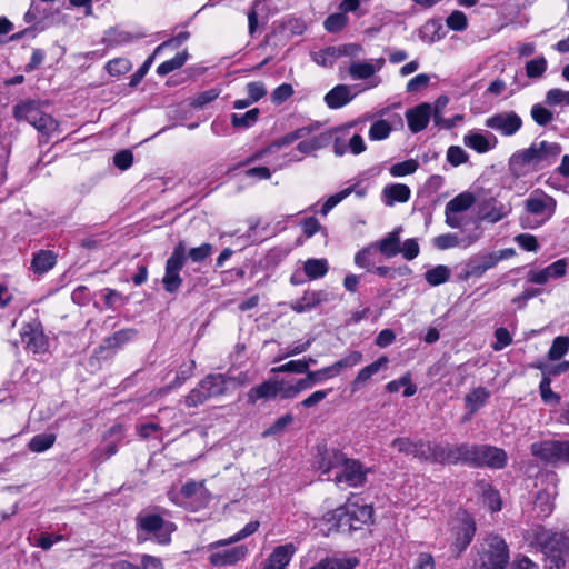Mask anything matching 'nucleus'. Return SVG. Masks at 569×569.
<instances>
[{
	"mask_svg": "<svg viewBox=\"0 0 569 569\" xmlns=\"http://www.w3.org/2000/svg\"><path fill=\"white\" fill-rule=\"evenodd\" d=\"M561 153V147L557 142H533L529 148L511 156L509 164L517 176H523L529 171H536L550 166Z\"/></svg>",
	"mask_w": 569,
	"mask_h": 569,
	"instance_id": "nucleus-1",
	"label": "nucleus"
},
{
	"mask_svg": "<svg viewBox=\"0 0 569 569\" xmlns=\"http://www.w3.org/2000/svg\"><path fill=\"white\" fill-rule=\"evenodd\" d=\"M260 523L259 521H250L247 523L243 529L228 539L219 540L212 545H210L211 553L209 556V562L213 567H226L233 566L237 562L243 560L248 555V548L244 545L234 546L231 548L220 549V547H226L231 543L238 542L250 535L254 533Z\"/></svg>",
	"mask_w": 569,
	"mask_h": 569,
	"instance_id": "nucleus-2",
	"label": "nucleus"
},
{
	"mask_svg": "<svg viewBox=\"0 0 569 569\" xmlns=\"http://www.w3.org/2000/svg\"><path fill=\"white\" fill-rule=\"evenodd\" d=\"M13 117L17 121H27L41 134L39 143L49 141L50 136L58 130V122L43 112L36 100H23L13 107Z\"/></svg>",
	"mask_w": 569,
	"mask_h": 569,
	"instance_id": "nucleus-3",
	"label": "nucleus"
},
{
	"mask_svg": "<svg viewBox=\"0 0 569 569\" xmlns=\"http://www.w3.org/2000/svg\"><path fill=\"white\" fill-rule=\"evenodd\" d=\"M234 381V378L224 373H209L188 392L184 403L188 408H196L211 398L224 396Z\"/></svg>",
	"mask_w": 569,
	"mask_h": 569,
	"instance_id": "nucleus-4",
	"label": "nucleus"
},
{
	"mask_svg": "<svg viewBox=\"0 0 569 569\" xmlns=\"http://www.w3.org/2000/svg\"><path fill=\"white\" fill-rule=\"evenodd\" d=\"M526 216L521 217L523 228L535 229L546 223L555 213L556 200L540 189L532 191L525 200Z\"/></svg>",
	"mask_w": 569,
	"mask_h": 569,
	"instance_id": "nucleus-5",
	"label": "nucleus"
},
{
	"mask_svg": "<svg viewBox=\"0 0 569 569\" xmlns=\"http://www.w3.org/2000/svg\"><path fill=\"white\" fill-rule=\"evenodd\" d=\"M533 542L549 557L550 568L560 569L565 566L569 552V536L539 529L535 533Z\"/></svg>",
	"mask_w": 569,
	"mask_h": 569,
	"instance_id": "nucleus-6",
	"label": "nucleus"
},
{
	"mask_svg": "<svg viewBox=\"0 0 569 569\" xmlns=\"http://www.w3.org/2000/svg\"><path fill=\"white\" fill-rule=\"evenodd\" d=\"M509 548L497 535L487 536L480 545L479 566L486 569H505L509 563Z\"/></svg>",
	"mask_w": 569,
	"mask_h": 569,
	"instance_id": "nucleus-7",
	"label": "nucleus"
},
{
	"mask_svg": "<svg viewBox=\"0 0 569 569\" xmlns=\"http://www.w3.org/2000/svg\"><path fill=\"white\" fill-rule=\"evenodd\" d=\"M372 518V507L368 505L356 506L347 505L337 508L330 512H327L325 519L332 523V527L337 529L349 527L350 529H357L358 526L355 522L367 523Z\"/></svg>",
	"mask_w": 569,
	"mask_h": 569,
	"instance_id": "nucleus-8",
	"label": "nucleus"
},
{
	"mask_svg": "<svg viewBox=\"0 0 569 569\" xmlns=\"http://www.w3.org/2000/svg\"><path fill=\"white\" fill-rule=\"evenodd\" d=\"M432 448V462L435 463L456 465L462 462L471 466L475 465L477 445L460 443L443 446L441 443H435Z\"/></svg>",
	"mask_w": 569,
	"mask_h": 569,
	"instance_id": "nucleus-9",
	"label": "nucleus"
},
{
	"mask_svg": "<svg viewBox=\"0 0 569 569\" xmlns=\"http://www.w3.org/2000/svg\"><path fill=\"white\" fill-rule=\"evenodd\" d=\"M187 260V249L183 242H179L171 256L166 262V272L162 278V283L166 291L173 293L179 290L182 284L180 271L182 270Z\"/></svg>",
	"mask_w": 569,
	"mask_h": 569,
	"instance_id": "nucleus-10",
	"label": "nucleus"
},
{
	"mask_svg": "<svg viewBox=\"0 0 569 569\" xmlns=\"http://www.w3.org/2000/svg\"><path fill=\"white\" fill-rule=\"evenodd\" d=\"M137 522L138 528L147 533H152L158 543L167 545L170 542V535L174 530V526L164 521L159 515H139Z\"/></svg>",
	"mask_w": 569,
	"mask_h": 569,
	"instance_id": "nucleus-11",
	"label": "nucleus"
},
{
	"mask_svg": "<svg viewBox=\"0 0 569 569\" xmlns=\"http://www.w3.org/2000/svg\"><path fill=\"white\" fill-rule=\"evenodd\" d=\"M531 453L549 463L568 462L569 440L535 442L531 445Z\"/></svg>",
	"mask_w": 569,
	"mask_h": 569,
	"instance_id": "nucleus-12",
	"label": "nucleus"
},
{
	"mask_svg": "<svg viewBox=\"0 0 569 569\" xmlns=\"http://www.w3.org/2000/svg\"><path fill=\"white\" fill-rule=\"evenodd\" d=\"M432 446H435V442L425 441L422 439L413 441L408 437H398L391 441V447L399 453L412 456L419 460L431 462L433 453Z\"/></svg>",
	"mask_w": 569,
	"mask_h": 569,
	"instance_id": "nucleus-13",
	"label": "nucleus"
},
{
	"mask_svg": "<svg viewBox=\"0 0 569 569\" xmlns=\"http://www.w3.org/2000/svg\"><path fill=\"white\" fill-rule=\"evenodd\" d=\"M369 469L359 460L350 459L346 456V461L341 465L340 471L335 473L337 485L346 483L348 487H360L366 482Z\"/></svg>",
	"mask_w": 569,
	"mask_h": 569,
	"instance_id": "nucleus-14",
	"label": "nucleus"
},
{
	"mask_svg": "<svg viewBox=\"0 0 569 569\" xmlns=\"http://www.w3.org/2000/svg\"><path fill=\"white\" fill-rule=\"evenodd\" d=\"M453 526L455 549L460 553L470 545L476 533V522L473 518L466 511H460L456 517Z\"/></svg>",
	"mask_w": 569,
	"mask_h": 569,
	"instance_id": "nucleus-15",
	"label": "nucleus"
},
{
	"mask_svg": "<svg viewBox=\"0 0 569 569\" xmlns=\"http://www.w3.org/2000/svg\"><path fill=\"white\" fill-rule=\"evenodd\" d=\"M485 124L502 136L511 137L520 130L522 120L515 111H503L487 118Z\"/></svg>",
	"mask_w": 569,
	"mask_h": 569,
	"instance_id": "nucleus-16",
	"label": "nucleus"
},
{
	"mask_svg": "<svg viewBox=\"0 0 569 569\" xmlns=\"http://www.w3.org/2000/svg\"><path fill=\"white\" fill-rule=\"evenodd\" d=\"M137 335L134 329H121L113 335L106 337L94 353L98 358H110Z\"/></svg>",
	"mask_w": 569,
	"mask_h": 569,
	"instance_id": "nucleus-17",
	"label": "nucleus"
},
{
	"mask_svg": "<svg viewBox=\"0 0 569 569\" xmlns=\"http://www.w3.org/2000/svg\"><path fill=\"white\" fill-rule=\"evenodd\" d=\"M568 260L561 258L542 269H531L527 274V280L535 284H546L550 280L562 278L567 272Z\"/></svg>",
	"mask_w": 569,
	"mask_h": 569,
	"instance_id": "nucleus-18",
	"label": "nucleus"
},
{
	"mask_svg": "<svg viewBox=\"0 0 569 569\" xmlns=\"http://www.w3.org/2000/svg\"><path fill=\"white\" fill-rule=\"evenodd\" d=\"M169 499L176 505H187L190 502H198V505L206 503L207 489L203 482H197L193 480L187 481L179 493L169 492Z\"/></svg>",
	"mask_w": 569,
	"mask_h": 569,
	"instance_id": "nucleus-19",
	"label": "nucleus"
},
{
	"mask_svg": "<svg viewBox=\"0 0 569 569\" xmlns=\"http://www.w3.org/2000/svg\"><path fill=\"white\" fill-rule=\"evenodd\" d=\"M26 348L33 353H43L48 349V340L39 323H24L20 331Z\"/></svg>",
	"mask_w": 569,
	"mask_h": 569,
	"instance_id": "nucleus-20",
	"label": "nucleus"
},
{
	"mask_svg": "<svg viewBox=\"0 0 569 569\" xmlns=\"http://www.w3.org/2000/svg\"><path fill=\"white\" fill-rule=\"evenodd\" d=\"M507 462V455L502 449L487 445H477L475 465L490 468H503Z\"/></svg>",
	"mask_w": 569,
	"mask_h": 569,
	"instance_id": "nucleus-21",
	"label": "nucleus"
},
{
	"mask_svg": "<svg viewBox=\"0 0 569 569\" xmlns=\"http://www.w3.org/2000/svg\"><path fill=\"white\" fill-rule=\"evenodd\" d=\"M329 300L330 297L326 290H306L299 299L290 301L288 307L297 313H305Z\"/></svg>",
	"mask_w": 569,
	"mask_h": 569,
	"instance_id": "nucleus-22",
	"label": "nucleus"
},
{
	"mask_svg": "<svg viewBox=\"0 0 569 569\" xmlns=\"http://www.w3.org/2000/svg\"><path fill=\"white\" fill-rule=\"evenodd\" d=\"M510 208L493 197L483 198L478 202V213L481 220L496 223L507 217Z\"/></svg>",
	"mask_w": 569,
	"mask_h": 569,
	"instance_id": "nucleus-23",
	"label": "nucleus"
},
{
	"mask_svg": "<svg viewBox=\"0 0 569 569\" xmlns=\"http://www.w3.org/2000/svg\"><path fill=\"white\" fill-rule=\"evenodd\" d=\"M316 459V467L321 475H328L333 470L340 471L341 465L346 461V455L338 449H319Z\"/></svg>",
	"mask_w": 569,
	"mask_h": 569,
	"instance_id": "nucleus-24",
	"label": "nucleus"
},
{
	"mask_svg": "<svg viewBox=\"0 0 569 569\" xmlns=\"http://www.w3.org/2000/svg\"><path fill=\"white\" fill-rule=\"evenodd\" d=\"M297 548L292 542L276 547L260 569H286Z\"/></svg>",
	"mask_w": 569,
	"mask_h": 569,
	"instance_id": "nucleus-25",
	"label": "nucleus"
},
{
	"mask_svg": "<svg viewBox=\"0 0 569 569\" xmlns=\"http://www.w3.org/2000/svg\"><path fill=\"white\" fill-rule=\"evenodd\" d=\"M491 253L476 254L468 259L465 267V278H480L486 271L497 266Z\"/></svg>",
	"mask_w": 569,
	"mask_h": 569,
	"instance_id": "nucleus-26",
	"label": "nucleus"
},
{
	"mask_svg": "<svg viewBox=\"0 0 569 569\" xmlns=\"http://www.w3.org/2000/svg\"><path fill=\"white\" fill-rule=\"evenodd\" d=\"M432 114L430 103H421L406 112L409 129L413 132H420L428 126Z\"/></svg>",
	"mask_w": 569,
	"mask_h": 569,
	"instance_id": "nucleus-27",
	"label": "nucleus"
},
{
	"mask_svg": "<svg viewBox=\"0 0 569 569\" xmlns=\"http://www.w3.org/2000/svg\"><path fill=\"white\" fill-rule=\"evenodd\" d=\"M383 66V58L373 59L371 62L353 61L348 68V73L353 80H367L380 71Z\"/></svg>",
	"mask_w": 569,
	"mask_h": 569,
	"instance_id": "nucleus-28",
	"label": "nucleus"
},
{
	"mask_svg": "<svg viewBox=\"0 0 569 569\" xmlns=\"http://www.w3.org/2000/svg\"><path fill=\"white\" fill-rule=\"evenodd\" d=\"M463 143L478 153H485L493 149L498 140L490 132L481 133L471 131L463 137Z\"/></svg>",
	"mask_w": 569,
	"mask_h": 569,
	"instance_id": "nucleus-29",
	"label": "nucleus"
},
{
	"mask_svg": "<svg viewBox=\"0 0 569 569\" xmlns=\"http://www.w3.org/2000/svg\"><path fill=\"white\" fill-rule=\"evenodd\" d=\"M410 188L403 183L387 184L381 192L382 201L388 207H392L397 202H407L410 199Z\"/></svg>",
	"mask_w": 569,
	"mask_h": 569,
	"instance_id": "nucleus-30",
	"label": "nucleus"
},
{
	"mask_svg": "<svg viewBox=\"0 0 569 569\" xmlns=\"http://www.w3.org/2000/svg\"><path fill=\"white\" fill-rule=\"evenodd\" d=\"M478 240V236H468L460 239L455 233H443L432 239V244L438 250H447L456 247L468 248Z\"/></svg>",
	"mask_w": 569,
	"mask_h": 569,
	"instance_id": "nucleus-31",
	"label": "nucleus"
},
{
	"mask_svg": "<svg viewBox=\"0 0 569 569\" xmlns=\"http://www.w3.org/2000/svg\"><path fill=\"white\" fill-rule=\"evenodd\" d=\"M400 232L401 228H397L393 231L389 232L386 237L379 240L375 246V249L378 250L386 258H392L400 253Z\"/></svg>",
	"mask_w": 569,
	"mask_h": 569,
	"instance_id": "nucleus-32",
	"label": "nucleus"
},
{
	"mask_svg": "<svg viewBox=\"0 0 569 569\" xmlns=\"http://www.w3.org/2000/svg\"><path fill=\"white\" fill-rule=\"evenodd\" d=\"M353 98L355 94H351L349 86L338 84L325 96V102L330 109H339L348 104Z\"/></svg>",
	"mask_w": 569,
	"mask_h": 569,
	"instance_id": "nucleus-33",
	"label": "nucleus"
},
{
	"mask_svg": "<svg viewBox=\"0 0 569 569\" xmlns=\"http://www.w3.org/2000/svg\"><path fill=\"white\" fill-rule=\"evenodd\" d=\"M388 362V357L382 356L372 363L362 368L351 382L352 390H359L367 381H369L376 373H378L383 367H386Z\"/></svg>",
	"mask_w": 569,
	"mask_h": 569,
	"instance_id": "nucleus-34",
	"label": "nucleus"
},
{
	"mask_svg": "<svg viewBox=\"0 0 569 569\" xmlns=\"http://www.w3.org/2000/svg\"><path fill=\"white\" fill-rule=\"evenodd\" d=\"M279 380H267L248 392V399L256 403L260 399L276 398L281 390Z\"/></svg>",
	"mask_w": 569,
	"mask_h": 569,
	"instance_id": "nucleus-35",
	"label": "nucleus"
},
{
	"mask_svg": "<svg viewBox=\"0 0 569 569\" xmlns=\"http://www.w3.org/2000/svg\"><path fill=\"white\" fill-rule=\"evenodd\" d=\"M57 257L52 251L41 250L37 252L31 261V269L34 273L43 274L54 267Z\"/></svg>",
	"mask_w": 569,
	"mask_h": 569,
	"instance_id": "nucleus-36",
	"label": "nucleus"
},
{
	"mask_svg": "<svg viewBox=\"0 0 569 569\" xmlns=\"http://www.w3.org/2000/svg\"><path fill=\"white\" fill-rule=\"evenodd\" d=\"M359 565V560L355 557L336 558L327 557L309 569H355Z\"/></svg>",
	"mask_w": 569,
	"mask_h": 569,
	"instance_id": "nucleus-37",
	"label": "nucleus"
},
{
	"mask_svg": "<svg viewBox=\"0 0 569 569\" xmlns=\"http://www.w3.org/2000/svg\"><path fill=\"white\" fill-rule=\"evenodd\" d=\"M259 117V108H253L246 111L244 113H232L230 116V122L236 129L247 130L258 122Z\"/></svg>",
	"mask_w": 569,
	"mask_h": 569,
	"instance_id": "nucleus-38",
	"label": "nucleus"
},
{
	"mask_svg": "<svg viewBox=\"0 0 569 569\" xmlns=\"http://www.w3.org/2000/svg\"><path fill=\"white\" fill-rule=\"evenodd\" d=\"M328 270L329 263L325 258H310L303 263V271L309 280H316L325 277Z\"/></svg>",
	"mask_w": 569,
	"mask_h": 569,
	"instance_id": "nucleus-39",
	"label": "nucleus"
},
{
	"mask_svg": "<svg viewBox=\"0 0 569 569\" xmlns=\"http://www.w3.org/2000/svg\"><path fill=\"white\" fill-rule=\"evenodd\" d=\"M331 134L321 133L312 137L311 139L302 140L297 146V151L301 154H308L315 150L327 147L330 143Z\"/></svg>",
	"mask_w": 569,
	"mask_h": 569,
	"instance_id": "nucleus-40",
	"label": "nucleus"
},
{
	"mask_svg": "<svg viewBox=\"0 0 569 569\" xmlns=\"http://www.w3.org/2000/svg\"><path fill=\"white\" fill-rule=\"evenodd\" d=\"M489 397L490 392L485 387L475 388L465 397L466 407L473 413L485 406Z\"/></svg>",
	"mask_w": 569,
	"mask_h": 569,
	"instance_id": "nucleus-41",
	"label": "nucleus"
},
{
	"mask_svg": "<svg viewBox=\"0 0 569 569\" xmlns=\"http://www.w3.org/2000/svg\"><path fill=\"white\" fill-rule=\"evenodd\" d=\"M476 202V198L471 192H461L452 198L446 204V210L451 212H465Z\"/></svg>",
	"mask_w": 569,
	"mask_h": 569,
	"instance_id": "nucleus-42",
	"label": "nucleus"
},
{
	"mask_svg": "<svg viewBox=\"0 0 569 569\" xmlns=\"http://www.w3.org/2000/svg\"><path fill=\"white\" fill-rule=\"evenodd\" d=\"M451 277V270L445 264H438L425 272V279L430 286H440Z\"/></svg>",
	"mask_w": 569,
	"mask_h": 569,
	"instance_id": "nucleus-43",
	"label": "nucleus"
},
{
	"mask_svg": "<svg viewBox=\"0 0 569 569\" xmlns=\"http://www.w3.org/2000/svg\"><path fill=\"white\" fill-rule=\"evenodd\" d=\"M187 58H188V52L186 50L182 52H178L172 59H169V60L162 62L161 64H159L157 68V73L159 76L169 74L170 72L181 68L186 63Z\"/></svg>",
	"mask_w": 569,
	"mask_h": 569,
	"instance_id": "nucleus-44",
	"label": "nucleus"
},
{
	"mask_svg": "<svg viewBox=\"0 0 569 569\" xmlns=\"http://www.w3.org/2000/svg\"><path fill=\"white\" fill-rule=\"evenodd\" d=\"M349 22V18L343 12H335L329 14L323 21L325 29L330 33L341 31Z\"/></svg>",
	"mask_w": 569,
	"mask_h": 569,
	"instance_id": "nucleus-45",
	"label": "nucleus"
},
{
	"mask_svg": "<svg viewBox=\"0 0 569 569\" xmlns=\"http://www.w3.org/2000/svg\"><path fill=\"white\" fill-rule=\"evenodd\" d=\"M392 131L391 124L387 120L375 121L368 132L369 139L372 141H380L387 139Z\"/></svg>",
	"mask_w": 569,
	"mask_h": 569,
	"instance_id": "nucleus-46",
	"label": "nucleus"
},
{
	"mask_svg": "<svg viewBox=\"0 0 569 569\" xmlns=\"http://www.w3.org/2000/svg\"><path fill=\"white\" fill-rule=\"evenodd\" d=\"M310 56L312 61H315L318 66L321 67H332L338 59L336 56L335 46L327 47L316 52H311Z\"/></svg>",
	"mask_w": 569,
	"mask_h": 569,
	"instance_id": "nucleus-47",
	"label": "nucleus"
},
{
	"mask_svg": "<svg viewBox=\"0 0 569 569\" xmlns=\"http://www.w3.org/2000/svg\"><path fill=\"white\" fill-rule=\"evenodd\" d=\"M56 441V436L52 433H41L31 438L29 449L32 452H43L51 448Z\"/></svg>",
	"mask_w": 569,
	"mask_h": 569,
	"instance_id": "nucleus-48",
	"label": "nucleus"
},
{
	"mask_svg": "<svg viewBox=\"0 0 569 569\" xmlns=\"http://www.w3.org/2000/svg\"><path fill=\"white\" fill-rule=\"evenodd\" d=\"M309 370V361L306 359L301 360H290L281 366L273 367L271 369L272 373H281V372H293V373H306Z\"/></svg>",
	"mask_w": 569,
	"mask_h": 569,
	"instance_id": "nucleus-49",
	"label": "nucleus"
},
{
	"mask_svg": "<svg viewBox=\"0 0 569 569\" xmlns=\"http://www.w3.org/2000/svg\"><path fill=\"white\" fill-rule=\"evenodd\" d=\"M569 350V337L559 336L552 341V345L548 351V358L550 360L561 359Z\"/></svg>",
	"mask_w": 569,
	"mask_h": 569,
	"instance_id": "nucleus-50",
	"label": "nucleus"
},
{
	"mask_svg": "<svg viewBox=\"0 0 569 569\" xmlns=\"http://www.w3.org/2000/svg\"><path fill=\"white\" fill-rule=\"evenodd\" d=\"M361 360L362 353L360 351H351L349 355L331 365V368L333 370V373L338 376L342 369L352 368L360 363Z\"/></svg>",
	"mask_w": 569,
	"mask_h": 569,
	"instance_id": "nucleus-51",
	"label": "nucleus"
},
{
	"mask_svg": "<svg viewBox=\"0 0 569 569\" xmlns=\"http://www.w3.org/2000/svg\"><path fill=\"white\" fill-rule=\"evenodd\" d=\"M419 163L415 159H409L402 162H398L392 164L389 168V172L392 177H403L407 174H412L417 171Z\"/></svg>",
	"mask_w": 569,
	"mask_h": 569,
	"instance_id": "nucleus-52",
	"label": "nucleus"
},
{
	"mask_svg": "<svg viewBox=\"0 0 569 569\" xmlns=\"http://www.w3.org/2000/svg\"><path fill=\"white\" fill-rule=\"evenodd\" d=\"M132 64L127 58H117L106 64V69L111 76H121L130 71Z\"/></svg>",
	"mask_w": 569,
	"mask_h": 569,
	"instance_id": "nucleus-53",
	"label": "nucleus"
},
{
	"mask_svg": "<svg viewBox=\"0 0 569 569\" xmlns=\"http://www.w3.org/2000/svg\"><path fill=\"white\" fill-rule=\"evenodd\" d=\"M194 368H196L194 360H190L188 363H183L180 367L179 371L177 372L176 379L173 380V382L171 385H169L166 388V391H168L174 387L181 386L186 380H188L193 375Z\"/></svg>",
	"mask_w": 569,
	"mask_h": 569,
	"instance_id": "nucleus-54",
	"label": "nucleus"
},
{
	"mask_svg": "<svg viewBox=\"0 0 569 569\" xmlns=\"http://www.w3.org/2000/svg\"><path fill=\"white\" fill-rule=\"evenodd\" d=\"M547 60L543 57L532 59L526 63V74L529 78H540L546 72Z\"/></svg>",
	"mask_w": 569,
	"mask_h": 569,
	"instance_id": "nucleus-55",
	"label": "nucleus"
},
{
	"mask_svg": "<svg viewBox=\"0 0 569 569\" xmlns=\"http://www.w3.org/2000/svg\"><path fill=\"white\" fill-rule=\"evenodd\" d=\"M531 118L539 126H547L552 121L553 114L550 110L541 106L540 103H536L531 108Z\"/></svg>",
	"mask_w": 569,
	"mask_h": 569,
	"instance_id": "nucleus-56",
	"label": "nucleus"
},
{
	"mask_svg": "<svg viewBox=\"0 0 569 569\" xmlns=\"http://www.w3.org/2000/svg\"><path fill=\"white\" fill-rule=\"evenodd\" d=\"M376 251L375 246L370 244L367 248H363L355 256V263L367 271H371L373 263L371 261V254Z\"/></svg>",
	"mask_w": 569,
	"mask_h": 569,
	"instance_id": "nucleus-57",
	"label": "nucleus"
},
{
	"mask_svg": "<svg viewBox=\"0 0 569 569\" xmlns=\"http://www.w3.org/2000/svg\"><path fill=\"white\" fill-rule=\"evenodd\" d=\"M449 29L455 31H463L468 26L467 16L459 10L453 11L446 20Z\"/></svg>",
	"mask_w": 569,
	"mask_h": 569,
	"instance_id": "nucleus-58",
	"label": "nucleus"
},
{
	"mask_svg": "<svg viewBox=\"0 0 569 569\" xmlns=\"http://www.w3.org/2000/svg\"><path fill=\"white\" fill-rule=\"evenodd\" d=\"M337 58L340 57H350L357 58L363 53V48L359 43H345L340 46H335Z\"/></svg>",
	"mask_w": 569,
	"mask_h": 569,
	"instance_id": "nucleus-59",
	"label": "nucleus"
},
{
	"mask_svg": "<svg viewBox=\"0 0 569 569\" xmlns=\"http://www.w3.org/2000/svg\"><path fill=\"white\" fill-rule=\"evenodd\" d=\"M469 159L468 153L459 146H451L447 151V160L450 164L457 167L466 163Z\"/></svg>",
	"mask_w": 569,
	"mask_h": 569,
	"instance_id": "nucleus-60",
	"label": "nucleus"
},
{
	"mask_svg": "<svg viewBox=\"0 0 569 569\" xmlns=\"http://www.w3.org/2000/svg\"><path fill=\"white\" fill-rule=\"evenodd\" d=\"M441 29L440 24L436 21H428L423 24L420 31L421 39H427L429 42H435L441 39V34H439V30Z\"/></svg>",
	"mask_w": 569,
	"mask_h": 569,
	"instance_id": "nucleus-61",
	"label": "nucleus"
},
{
	"mask_svg": "<svg viewBox=\"0 0 569 569\" xmlns=\"http://www.w3.org/2000/svg\"><path fill=\"white\" fill-rule=\"evenodd\" d=\"M212 253V246L210 243H202L199 247L189 250L187 257L193 262H202Z\"/></svg>",
	"mask_w": 569,
	"mask_h": 569,
	"instance_id": "nucleus-62",
	"label": "nucleus"
},
{
	"mask_svg": "<svg viewBox=\"0 0 569 569\" xmlns=\"http://www.w3.org/2000/svg\"><path fill=\"white\" fill-rule=\"evenodd\" d=\"M515 241L521 249L529 252H536L539 249L537 238L529 233H521L515 238Z\"/></svg>",
	"mask_w": 569,
	"mask_h": 569,
	"instance_id": "nucleus-63",
	"label": "nucleus"
},
{
	"mask_svg": "<svg viewBox=\"0 0 569 569\" xmlns=\"http://www.w3.org/2000/svg\"><path fill=\"white\" fill-rule=\"evenodd\" d=\"M419 252L420 248L416 239H407L402 244L400 243V253L407 260H413L419 256Z\"/></svg>",
	"mask_w": 569,
	"mask_h": 569,
	"instance_id": "nucleus-64",
	"label": "nucleus"
}]
</instances>
